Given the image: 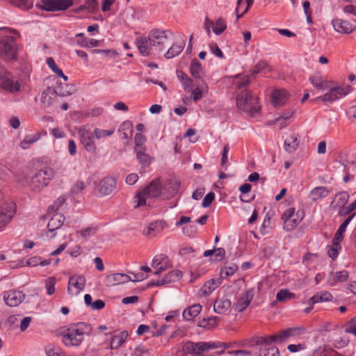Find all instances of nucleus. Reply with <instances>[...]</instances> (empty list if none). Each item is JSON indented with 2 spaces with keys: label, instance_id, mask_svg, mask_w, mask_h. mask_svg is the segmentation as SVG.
<instances>
[{
  "label": "nucleus",
  "instance_id": "f257e3e1",
  "mask_svg": "<svg viewBox=\"0 0 356 356\" xmlns=\"http://www.w3.org/2000/svg\"><path fill=\"white\" fill-rule=\"evenodd\" d=\"M250 83L248 75L238 74L235 76L233 85L238 90L236 97V107L238 111L254 116L260 110L257 97L249 91L246 86Z\"/></svg>",
  "mask_w": 356,
  "mask_h": 356
},
{
  "label": "nucleus",
  "instance_id": "f03ea898",
  "mask_svg": "<svg viewBox=\"0 0 356 356\" xmlns=\"http://www.w3.org/2000/svg\"><path fill=\"white\" fill-rule=\"evenodd\" d=\"M92 331L90 324L84 322L71 323L62 327L58 331L62 342L66 347L79 346L84 340L85 336H88Z\"/></svg>",
  "mask_w": 356,
  "mask_h": 356
},
{
  "label": "nucleus",
  "instance_id": "7ed1b4c3",
  "mask_svg": "<svg viewBox=\"0 0 356 356\" xmlns=\"http://www.w3.org/2000/svg\"><path fill=\"white\" fill-rule=\"evenodd\" d=\"M328 91L323 95L313 99L312 102H323L332 104L348 95L352 90V87L348 84L338 85L332 81L329 84Z\"/></svg>",
  "mask_w": 356,
  "mask_h": 356
},
{
  "label": "nucleus",
  "instance_id": "20e7f679",
  "mask_svg": "<svg viewBox=\"0 0 356 356\" xmlns=\"http://www.w3.org/2000/svg\"><path fill=\"white\" fill-rule=\"evenodd\" d=\"M54 177V170L50 168H44L36 172L31 178L29 186L35 193L40 192L48 186Z\"/></svg>",
  "mask_w": 356,
  "mask_h": 356
},
{
  "label": "nucleus",
  "instance_id": "39448f33",
  "mask_svg": "<svg viewBox=\"0 0 356 356\" xmlns=\"http://www.w3.org/2000/svg\"><path fill=\"white\" fill-rule=\"evenodd\" d=\"M6 32V35L0 41V50L2 56L8 59H13L15 57L16 44L15 40L19 37V33L10 28L1 29Z\"/></svg>",
  "mask_w": 356,
  "mask_h": 356
},
{
  "label": "nucleus",
  "instance_id": "423d86ee",
  "mask_svg": "<svg viewBox=\"0 0 356 356\" xmlns=\"http://www.w3.org/2000/svg\"><path fill=\"white\" fill-rule=\"evenodd\" d=\"M232 347V345L230 343H216L215 342H192V341H186L183 347H182V352L184 355L188 354H195V355H200L202 352L211 350V349H216L218 348H223L224 349L229 348Z\"/></svg>",
  "mask_w": 356,
  "mask_h": 356
},
{
  "label": "nucleus",
  "instance_id": "0eeeda50",
  "mask_svg": "<svg viewBox=\"0 0 356 356\" xmlns=\"http://www.w3.org/2000/svg\"><path fill=\"white\" fill-rule=\"evenodd\" d=\"M161 178L158 177L152 180L143 190L136 195L137 207L146 205L147 198L158 197L163 193V188L161 186Z\"/></svg>",
  "mask_w": 356,
  "mask_h": 356
},
{
  "label": "nucleus",
  "instance_id": "6e6552de",
  "mask_svg": "<svg viewBox=\"0 0 356 356\" xmlns=\"http://www.w3.org/2000/svg\"><path fill=\"white\" fill-rule=\"evenodd\" d=\"M119 190L118 179L113 175H106L97 185V191L101 197L115 194Z\"/></svg>",
  "mask_w": 356,
  "mask_h": 356
},
{
  "label": "nucleus",
  "instance_id": "1a4fd4ad",
  "mask_svg": "<svg viewBox=\"0 0 356 356\" xmlns=\"http://www.w3.org/2000/svg\"><path fill=\"white\" fill-rule=\"evenodd\" d=\"M0 88L6 91L15 93L20 90V84L17 77L8 71L0 72Z\"/></svg>",
  "mask_w": 356,
  "mask_h": 356
},
{
  "label": "nucleus",
  "instance_id": "9d476101",
  "mask_svg": "<svg viewBox=\"0 0 356 356\" xmlns=\"http://www.w3.org/2000/svg\"><path fill=\"white\" fill-rule=\"evenodd\" d=\"M302 218V216H299V211L295 213L294 208L286 209L282 215V220L284 221V229L286 232H291L301 222Z\"/></svg>",
  "mask_w": 356,
  "mask_h": 356
},
{
  "label": "nucleus",
  "instance_id": "9b49d317",
  "mask_svg": "<svg viewBox=\"0 0 356 356\" xmlns=\"http://www.w3.org/2000/svg\"><path fill=\"white\" fill-rule=\"evenodd\" d=\"M172 33L168 30L154 29L149 31L147 38L150 40V44H153L155 49L161 50V46L165 43L169 35Z\"/></svg>",
  "mask_w": 356,
  "mask_h": 356
},
{
  "label": "nucleus",
  "instance_id": "f8f14e48",
  "mask_svg": "<svg viewBox=\"0 0 356 356\" xmlns=\"http://www.w3.org/2000/svg\"><path fill=\"white\" fill-rule=\"evenodd\" d=\"M15 213V204L5 202L0 207V229L4 228L11 220Z\"/></svg>",
  "mask_w": 356,
  "mask_h": 356
},
{
  "label": "nucleus",
  "instance_id": "ddd939ff",
  "mask_svg": "<svg viewBox=\"0 0 356 356\" xmlns=\"http://www.w3.org/2000/svg\"><path fill=\"white\" fill-rule=\"evenodd\" d=\"M41 8L47 11L65 10L73 5L72 0H42Z\"/></svg>",
  "mask_w": 356,
  "mask_h": 356
},
{
  "label": "nucleus",
  "instance_id": "4468645a",
  "mask_svg": "<svg viewBox=\"0 0 356 356\" xmlns=\"http://www.w3.org/2000/svg\"><path fill=\"white\" fill-rule=\"evenodd\" d=\"M86 285V278L82 275H74L70 277L67 292L70 295L78 294Z\"/></svg>",
  "mask_w": 356,
  "mask_h": 356
},
{
  "label": "nucleus",
  "instance_id": "2eb2a0df",
  "mask_svg": "<svg viewBox=\"0 0 356 356\" xmlns=\"http://www.w3.org/2000/svg\"><path fill=\"white\" fill-rule=\"evenodd\" d=\"M25 295L19 291L10 290L3 293L5 303L9 307H16L23 302Z\"/></svg>",
  "mask_w": 356,
  "mask_h": 356
},
{
  "label": "nucleus",
  "instance_id": "dca6fc26",
  "mask_svg": "<svg viewBox=\"0 0 356 356\" xmlns=\"http://www.w3.org/2000/svg\"><path fill=\"white\" fill-rule=\"evenodd\" d=\"M135 44L140 52L143 56H147L152 54L155 48L153 44H150V40L147 37L140 36L135 40Z\"/></svg>",
  "mask_w": 356,
  "mask_h": 356
},
{
  "label": "nucleus",
  "instance_id": "f3484780",
  "mask_svg": "<svg viewBox=\"0 0 356 356\" xmlns=\"http://www.w3.org/2000/svg\"><path fill=\"white\" fill-rule=\"evenodd\" d=\"M180 184V181L177 177L169 178L163 186V191L167 192V194L163 193L164 198L168 199L176 195L179 191Z\"/></svg>",
  "mask_w": 356,
  "mask_h": 356
},
{
  "label": "nucleus",
  "instance_id": "a211bd4d",
  "mask_svg": "<svg viewBox=\"0 0 356 356\" xmlns=\"http://www.w3.org/2000/svg\"><path fill=\"white\" fill-rule=\"evenodd\" d=\"M79 135L83 145L88 152H92L95 149L94 134L91 133L86 128H80Z\"/></svg>",
  "mask_w": 356,
  "mask_h": 356
},
{
  "label": "nucleus",
  "instance_id": "6ab92c4d",
  "mask_svg": "<svg viewBox=\"0 0 356 356\" xmlns=\"http://www.w3.org/2000/svg\"><path fill=\"white\" fill-rule=\"evenodd\" d=\"M118 132L123 143L124 145L129 144L133 134L132 122L129 120L123 122L118 129Z\"/></svg>",
  "mask_w": 356,
  "mask_h": 356
},
{
  "label": "nucleus",
  "instance_id": "aec40b11",
  "mask_svg": "<svg viewBox=\"0 0 356 356\" xmlns=\"http://www.w3.org/2000/svg\"><path fill=\"white\" fill-rule=\"evenodd\" d=\"M332 24L334 29L341 33L348 34L356 29V27L349 22L339 18L333 19Z\"/></svg>",
  "mask_w": 356,
  "mask_h": 356
},
{
  "label": "nucleus",
  "instance_id": "412c9836",
  "mask_svg": "<svg viewBox=\"0 0 356 356\" xmlns=\"http://www.w3.org/2000/svg\"><path fill=\"white\" fill-rule=\"evenodd\" d=\"M131 280V277L124 273H113L107 275L105 278V284L107 286L127 283Z\"/></svg>",
  "mask_w": 356,
  "mask_h": 356
},
{
  "label": "nucleus",
  "instance_id": "4be33fe9",
  "mask_svg": "<svg viewBox=\"0 0 356 356\" xmlns=\"http://www.w3.org/2000/svg\"><path fill=\"white\" fill-rule=\"evenodd\" d=\"M254 297V289H251L243 293L235 304L236 309L242 312L246 309Z\"/></svg>",
  "mask_w": 356,
  "mask_h": 356
},
{
  "label": "nucleus",
  "instance_id": "5701e85b",
  "mask_svg": "<svg viewBox=\"0 0 356 356\" xmlns=\"http://www.w3.org/2000/svg\"><path fill=\"white\" fill-rule=\"evenodd\" d=\"M45 216L47 218H50L47 224V229L49 233H53L54 231L60 228L65 219V216L59 213H52L49 217Z\"/></svg>",
  "mask_w": 356,
  "mask_h": 356
},
{
  "label": "nucleus",
  "instance_id": "b1692460",
  "mask_svg": "<svg viewBox=\"0 0 356 356\" xmlns=\"http://www.w3.org/2000/svg\"><path fill=\"white\" fill-rule=\"evenodd\" d=\"M305 329L303 327H289L279 332V339L281 343L284 342L289 337H298L303 334Z\"/></svg>",
  "mask_w": 356,
  "mask_h": 356
},
{
  "label": "nucleus",
  "instance_id": "393cba45",
  "mask_svg": "<svg viewBox=\"0 0 356 356\" xmlns=\"http://www.w3.org/2000/svg\"><path fill=\"white\" fill-rule=\"evenodd\" d=\"M208 85L204 79L197 80L195 87H193L189 92L192 94L193 100L196 102L203 97L204 93L208 92Z\"/></svg>",
  "mask_w": 356,
  "mask_h": 356
},
{
  "label": "nucleus",
  "instance_id": "a878e982",
  "mask_svg": "<svg viewBox=\"0 0 356 356\" xmlns=\"http://www.w3.org/2000/svg\"><path fill=\"white\" fill-rule=\"evenodd\" d=\"M165 222L161 220H157L151 222L148 227L144 229L143 234L149 238L156 236L164 229Z\"/></svg>",
  "mask_w": 356,
  "mask_h": 356
},
{
  "label": "nucleus",
  "instance_id": "bb28decb",
  "mask_svg": "<svg viewBox=\"0 0 356 356\" xmlns=\"http://www.w3.org/2000/svg\"><path fill=\"white\" fill-rule=\"evenodd\" d=\"M289 98V93L284 89L275 90L271 96L272 104L274 106L284 105Z\"/></svg>",
  "mask_w": 356,
  "mask_h": 356
},
{
  "label": "nucleus",
  "instance_id": "cd10ccee",
  "mask_svg": "<svg viewBox=\"0 0 356 356\" xmlns=\"http://www.w3.org/2000/svg\"><path fill=\"white\" fill-rule=\"evenodd\" d=\"M300 143V139L298 134H292L286 136L284 140L285 150L289 153H293Z\"/></svg>",
  "mask_w": 356,
  "mask_h": 356
},
{
  "label": "nucleus",
  "instance_id": "c85d7f7f",
  "mask_svg": "<svg viewBox=\"0 0 356 356\" xmlns=\"http://www.w3.org/2000/svg\"><path fill=\"white\" fill-rule=\"evenodd\" d=\"M253 3L254 0H237L236 8L235 9L236 18L239 19L245 14Z\"/></svg>",
  "mask_w": 356,
  "mask_h": 356
},
{
  "label": "nucleus",
  "instance_id": "c756f323",
  "mask_svg": "<svg viewBox=\"0 0 356 356\" xmlns=\"http://www.w3.org/2000/svg\"><path fill=\"white\" fill-rule=\"evenodd\" d=\"M232 302L229 299H217L213 305V310L219 314H225L231 307Z\"/></svg>",
  "mask_w": 356,
  "mask_h": 356
},
{
  "label": "nucleus",
  "instance_id": "7c9ffc66",
  "mask_svg": "<svg viewBox=\"0 0 356 356\" xmlns=\"http://www.w3.org/2000/svg\"><path fill=\"white\" fill-rule=\"evenodd\" d=\"M349 199V194L346 191H341L336 194L334 200L331 203L332 209L337 210L346 204Z\"/></svg>",
  "mask_w": 356,
  "mask_h": 356
},
{
  "label": "nucleus",
  "instance_id": "2f4dec72",
  "mask_svg": "<svg viewBox=\"0 0 356 356\" xmlns=\"http://www.w3.org/2000/svg\"><path fill=\"white\" fill-rule=\"evenodd\" d=\"M349 273L347 270H343L336 273H331L328 283L330 286H334L337 282H343L348 279Z\"/></svg>",
  "mask_w": 356,
  "mask_h": 356
},
{
  "label": "nucleus",
  "instance_id": "473e14b6",
  "mask_svg": "<svg viewBox=\"0 0 356 356\" xmlns=\"http://www.w3.org/2000/svg\"><path fill=\"white\" fill-rule=\"evenodd\" d=\"M329 194L330 190L327 188L325 186H317L311 191L309 197L312 201L316 202L328 196Z\"/></svg>",
  "mask_w": 356,
  "mask_h": 356
},
{
  "label": "nucleus",
  "instance_id": "72a5a7b5",
  "mask_svg": "<svg viewBox=\"0 0 356 356\" xmlns=\"http://www.w3.org/2000/svg\"><path fill=\"white\" fill-rule=\"evenodd\" d=\"M202 307L200 304H194L184 309L182 314L185 320L190 321L196 317L202 311Z\"/></svg>",
  "mask_w": 356,
  "mask_h": 356
},
{
  "label": "nucleus",
  "instance_id": "f704fd0d",
  "mask_svg": "<svg viewBox=\"0 0 356 356\" xmlns=\"http://www.w3.org/2000/svg\"><path fill=\"white\" fill-rule=\"evenodd\" d=\"M220 284L221 280L220 279H211L206 282L200 290L204 295H209L211 293L216 289H217Z\"/></svg>",
  "mask_w": 356,
  "mask_h": 356
},
{
  "label": "nucleus",
  "instance_id": "c9c22d12",
  "mask_svg": "<svg viewBox=\"0 0 356 356\" xmlns=\"http://www.w3.org/2000/svg\"><path fill=\"white\" fill-rule=\"evenodd\" d=\"M311 83L320 90L327 89L330 86L329 84L332 83V81H326L322 79L320 75H315L309 77Z\"/></svg>",
  "mask_w": 356,
  "mask_h": 356
},
{
  "label": "nucleus",
  "instance_id": "e433bc0d",
  "mask_svg": "<svg viewBox=\"0 0 356 356\" xmlns=\"http://www.w3.org/2000/svg\"><path fill=\"white\" fill-rule=\"evenodd\" d=\"M332 296L329 292H320L315 294L309 300V305H314L318 302L331 301Z\"/></svg>",
  "mask_w": 356,
  "mask_h": 356
},
{
  "label": "nucleus",
  "instance_id": "4c0bfd02",
  "mask_svg": "<svg viewBox=\"0 0 356 356\" xmlns=\"http://www.w3.org/2000/svg\"><path fill=\"white\" fill-rule=\"evenodd\" d=\"M202 71V67L201 63L198 61L197 58H194L190 66V72L193 77L197 80L202 79L201 77V74Z\"/></svg>",
  "mask_w": 356,
  "mask_h": 356
},
{
  "label": "nucleus",
  "instance_id": "58836bf2",
  "mask_svg": "<svg viewBox=\"0 0 356 356\" xmlns=\"http://www.w3.org/2000/svg\"><path fill=\"white\" fill-rule=\"evenodd\" d=\"M220 318L218 316H211L207 318H204L198 323V326L207 328L211 329L216 327L220 322Z\"/></svg>",
  "mask_w": 356,
  "mask_h": 356
},
{
  "label": "nucleus",
  "instance_id": "ea45409f",
  "mask_svg": "<svg viewBox=\"0 0 356 356\" xmlns=\"http://www.w3.org/2000/svg\"><path fill=\"white\" fill-rule=\"evenodd\" d=\"M55 97L56 93L54 90L48 88L42 93L40 101L44 106H49L53 104Z\"/></svg>",
  "mask_w": 356,
  "mask_h": 356
},
{
  "label": "nucleus",
  "instance_id": "a19ab883",
  "mask_svg": "<svg viewBox=\"0 0 356 356\" xmlns=\"http://www.w3.org/2000/svg\"><path fill=\"white\" fill-rule=\"evenodd\" d=\"M353 217V215L349 216L340 225V227L337 229V232L335 233V235L332 239L333 241H334L336 242H339V243H341L343 241V234L346 231V229L348 225L350 223V220H352Z\"/></svg>",
  "mask_w": 356,
  "mask_h": 356
},
{
  "label": "nucleus",
  "instance_id": "79ce46f5",
  "mask_svg": "<svg viewBox=\"0 0 356 356\" xmlns=\"http://www.w3.org/2000/svg\"><path fill=\"white\" fill-rule=\"evenodd\" d=\"M184 46L185 42L184 41L179 44L175 43L172 44V47L165 54V57L166 58H172L178 56L183 51Z\"/></svg>",
  "mask_w": 356,
  "mask_h": 356
},
{
  "label": "nucleus",
  "instance_id": "37998d69",
  "mask_svg": "<svg viewBox=\"0 0 356 356\" xmlns=\"http://www.w3.org/2000/svg\"><path fill=\"white\" fill-rule=\"evenodd\" d=\"M40 138V134L39 132L28 134L25 136L23 140L20 143V147L24 149H28L31 144L37 142Z\"/></svg>",
  "mask_w": 356,
  "mask_h": 356
},
{
  "label": "nucleus",
  "instance_id": "c03bdc74",
  "mask_svg": "<svg viewBox=\"0 0 356 356\" xmlns=\"http://www.w3.org/2000/svg\"><path fill=\"white\" fill-rule=\"evenodd\" d=\"M66 202V197L64 195L58 197L53 203L52 205H51L48 208L47 213L46 216L47 217L50 216L52 213H58V210L60 209V207L65 203Z\"/></svg>",
  "mask_w": 356,
  "mask_h": 356
},
{
  "label": "nucleus",
  "instance_id": "a18cd8bd",
  "mask_svg": "<svg viewBox=\"0 0 356 356\" xmlns=\"http://www.w3.org/2000/svg\"><path fill=\"white\" fill-rule=\"evenodd\" d=\"M127 336H128V333L125 331L121 332L120 334L114 336L111 339V348L116 349V348H119L125 341Z\"/></svg>",
  "mask_w": 356,
  "mask_h": 356
},
{
  "label": "nucleus",
  "instance_id": "49530a36",
  "mask_svg": "<svg viewBox=\"0 0 356 356\" xmlns=\"http://www.w3.org/2000/svg\"><path fill=\"white\" fill-rule=\"evenodd\" d=\"M293 113L291 111H288L282 113L280 116H279L274 121H273V124H277L278 128L280 129H282L283 127L287 125L286 121L291 118Z\"/></svg>",
  "mask_w": 356,
  "mask_h": 356
},
{
  "label": "nucleus",
  "instance_id": "de8ad7c7",
  "mask_svg": "<svg viewBox=\"0 0 356 356\" xmlns=\"http://www.w3.org/2000/svg\"><path fill=\"white\" fill-rule=\"evenodd\" d=\"M47 64L49 67L59 77L63 78L65 81L68 80V77L64 74L62 70L60 69L55 63L53 58L50 57L47 59Z\"/></svg>",
  "mask_w": 356,
  "mask_h": 356
},
{
  "label": "nucleus",
  "instance_id": "09e8293b",
  "mask_svg": "<svg viewBox=\"0 0 356 356\" xmlns=\"http://www.w3.org/2000/svg\"><path fill=\"white\" fill-rule=\"evenodd\" d=\"M77 44L82 47H96L100 45V41L92 38H79L76 41Z\"/></svg>",
  "mask_w": 356,
  "mask_h": 356
},
{
  "label": "nucleus",
  "instance_id": "8fccbe9b",
  "mask_svg": "<svg viewBox=\"0 0 356 356\" xmlns=\"http://www.w3.org/2000/svg\"><path fill=\"white\" fill-rule=\"evenodd\" d=\"M227 28L225 19L219 17L213 25V31L216 35H220Z\"/></svg>",
  "mask_w": 356,
  "mask_h": 356
},
{
  "label": "nucleus",
  "instance_id": "3c124183",
  "mask_svg": "<svg viewBox=\"0 0 356 356\" xmlns=\"http://www.w3.org/2000/svg\"><path fill=\"white\" fill-rule=\"evenodd\" d=\"M340 250H341L340 243L336 242L332 240V245L327 247V253L330 257L334 259L337 257Z\"/></svg>",
  "mask_w": 356,
  "mask_h": 356
},
{
  "label": "nucleus",
  "instance_id": "603ef678",
  "mask_svg": "<svg viewBox=\"0 0 356 356\" xmlns=\"http://www.w3.org/2000/svg\"><path fill=\"white\" fill-rule=\"evenodd\" d=\"M10 2L23 10H29L33 6V0H10Z\"/></svg>",
  "mask_w": 356,
  "mask_h": 356
},
{
  "label": "nucleus",
  "instance_id": "864d4df0",
  "mask_svg": "<svg viewBox=\"0 0 356 356\" xmlns=\"http://www.w3.org/2000/svg\"><path fill=\"white\" fill-rule=\"evenodd\" d=\"M295 298V294L293 293H291L287 289H281L280 290L277 295H276V299L277 300L280 302H285L288 300L292 299Z\"/></svg>",
  "mask_w": 356,
  "mask_h": 356
},
{
  "label": "nucleus",
  "instance_id": "5fc2aeb1",
  "mask_svg": "<svg viewBox=\"0 0 356 356\" xmlns=\"http://www.w3.org/2000/svg\"><path fill=\"white\" fill-rule=\"evenodd\" d=\"M97 0H86L85 4L78 8L79 11L87 10L88 12H93L97 8Z\"/></svg>",
  "mask_w": 356,
  "mask_h": 356
},
{
  "label": "nucleus",
  "instance_id": "6e6d98bb",
  "mask_svg": "<svg viewBox=\"0 0 356 356\" xmlns=\"http://www.w3.org/2000/svg\"><path fill=\"white\" fill-rule=\"evenodd\" d=\"M159 269L160 271H165L172 267V264L169 258L164 254L159 255Z\"/></svg>",
  "mask_w": 356,
  "mask_h": 356
},
{
  "label": "nucleus",
  "instance_id": "4d7b16f0",
  "mask_svg": "<svg viewBox=\"0 0 356 356\" xmlns=\"http://www.w3.org/2000/svg\"><path fill=\"white\" fill-rule=\"evenodd\" d=\"M260 355L262 356H280V351L277 347L272 346L260 350Z\"/></svg>",
  "mask_w": 356,
  "mask_h": 356
},
{
  "label": "nucleus",
  "instance_id": "13d9d810",
  "mask_svg": "<svg viewBox=\"0 0 356 356\" xmlns=\"http://www.w3.org/2000/svg\"><path fill=\"white\" fill-rule=\"evenodd\" d=\"M114 131H115L114 129H108V130L95 129L94 130V135L95 136L96 138L101 139L102 138H105V137L111 136L114 133Z\"/></svg>",
  "mask_w": 356,
  "mask_h": 356
},
{
  "label": "nucleus",
  "instance_id": "bf43d9fd",
  "mask_svg": "<svg viewBox=\"0 0 356 356\" xmlns=\"http://www.w3.org/2000/svg\"><path fill=\"white\" fill-rule=\"evenodd\" d=\"M181 276L182 273L179 270H171L167 275H165L166 279H168L170 283L179 280Z\"/></svg>",
  "mask_w": 356,
  "mask_h": 356
},
{
  "label": "nucleus",
  "instance_id": "052dcab7",
  "mask_svg": "<svg viewBox=\"0 0 356 356\" xmlns=\"http://www.w3.org/2000/svg\"><path fill=\"white\" fill-rule=\"evenodd\" d=\"M56 279L54 277H49L46 280L45 286L47 294L52 295L55 292Z\"/></svg>",
  "mask_w": 356,
  "mask_h": 356
},
{
  "label": "nucleus",
  "instance_id": "680f3d73",
  "mask_svg": "<svg viewBox=\"0 0 356 356\" xmlns=\"http://www.w3.org/2000/svg\"><path fill=\"white\" fill-rule=\"evenodd\" d=\"M346 113L351 123L356 124V105L349 107Z\"/></svg>",
  "mask_w": 356,
  "mask_h": 356
},
{
  "label": "nucleus",
  "instance_id": "e2e57ef3",
  "mask_svg": "<svg viewBox=\"0 0 356 356\" xmlns=\"http://www.w3.org/2000/svg\"><path fill=\"white\" fill-rule=\"evenodd\" d=\"M268 67V63L265 61H260L253 68L252 72V76H256L258 73L263 71L264 69H266Z\"/></svg>",
  "mask_w": 356,
  "mask_h": 356
},
{
  "label": "nucleus",
  "instance_id": "0e129e2a",
  "mask_svg": "<svg viewBox=\"0 0 356 356\" xmlns=\"http://www.w3.org/2000/svg\"><path fill=\"white\" fill-rule=\"evenodd\" d=\"M215 198V194L213 192H210L206 195V196L204 197L202 205L203 207L206 208L211 205L212 202L214 200Z\"/></svg>",
  "mask_w": 356,
  "mask_h": 356
},
{
  "label": "nucleus",
  "instance_id": "69168bd1",
  "mask_svg": "<svg viewBox=\"0 0 356 356\" xmlns=\"http://www.w3.org/2000/svg\"><path fill=\"white\" fill-rule=\"evenodd\" d=\"M345 332L351 333L356 336V318H352L348 322V326L345 329Z\"/></svg>",
  "mask_w": 356,
  "mask_h": 356
},
{
  "label": "nucleus",
  "instance_id": "338daca9",
  "mask_svg": "<svg viewBox=\"0 0 356 356\" xmlns=\"http://www.w3.org/2000/svg\"><path fill=\"white\" fill-rule=\"evenodd\" d=\"M337 209L339 210L338 215L339 216H345V215L350 214L355 209L353 207H352V204H350L348 207H346V205H345L343 207L338 208Z\"/></svg>",
  "mask_w": 356,
  "mask_h": 356
},
{
  "label": "nucleus",
  "instance_id": "774afa93",
  "mask_svg": "<svg viewBox=\"0 0 356 356\" xmlns=\"http://www.w3.org/2000/svg\"><path fill=\"white\" fill-rule=\"evenodd\" d=\"M227 354L233 356H251L252 353L247 350H236L227 351Z\"/></svg>",
  "mask_w": 356,
  "mask_h": 356
}]
</instances>
